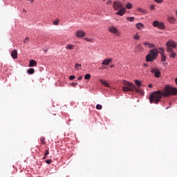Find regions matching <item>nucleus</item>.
Here are the masks:
<instances>
[{
	"instance_id": "30",
	"label": "nucleus",
	"mask_w": 177,
	"mask_h": 177,
	"mask_svg": "<svg viewBox=\"0 0 177 177\" xmlns=\"http://www.w3.org/2000/svg\"><path fill=\"white\" fill-rule=\"evenodd\" d=\"M127 9H132V4L131 3H129L126 5Z\"/></svg>"
},
{
	"instance_id": "51",
	"label": "nucleus",
	"mask_w": 177,
	"mask_h": 177,
	"mask_svg": "<svg viewBox=\"0 0 177 177\" xmlns=\"http://www.w3.org/2000/svg\"><path fill=\"white\" fill-rule=\"evenodd\" d=\"M102 1H106V0H102Z\"/></svg>"
},
{
	"instance_id": "22",
	"label": "nucleus",
	"mask_w": 177,
	"mask_h": 177,
	"mask_svg": "<svg viewBox=\"0 0 177 177\" xmlns=\"http://www.w3.org/2000/svg\"><path fill=\"white\" fill-rule=\"evenodd\" d=\"M133 39H136L137 41H139V39H140V36H139L138 33H136V35H133Z\"/></svg>"
},
{
	"instance_id": "18",
	"label": "nucleus",
	"mask_w": 177,
	"mask_h": 177,
	"mask_svg": "<svg viewBox=\"0 0 177 177\" xmlns=\"http://www.w3.org/2000/svg\"><path fill=\"white\" fill-rule=\"evenodd\" d=\"M144 45L148 46V48H154V44L149 43L148 41L144 42Z\"/></svg>"
},
{
	"instance_id": "15",
	"label": "nucleus",
	"mask_w": 177,
	"mask_h": 177,
	"mask_svg": "<svg viewBox=\"0 0 177 177\" xmlns=\"http://www.w3.org/2000/svg\"><path fill=\"white\" fill-rule=\"evenodd\" d=\"M100 82L101 84H102V85L106 86V88H110V84H109V82H107L103 80H100Z\"/></svg>"
},
{
	"instance_id": "41",
	"label": "nucleus",
	"mask_w": 177,
	"mask_h": 177,
	"mask_svg": "<svg viewBox=\"0 0 177 177\" xmlns=\"http://www.w3.org/2000/svg\"><path fill=\"white\" fill-rule=\"evenodd\" d=\"M150 8L151 10H154V9H156V7L154 6V5H151Z\"/></svg>"
},
{
	"instance_id": "38",
	"label": "nucleus",
	"mask_w": 177,
	"mask_h": 177,
	"mask_svg": "<svg viewBox=\"0 0 177 177\" xmlns=\"http://www.w3.org/2000/svg\"><path fill=\"white\" fill-rule=\"evenodd\" d=\"M155 1V2H156L157 3H162L163 1L162 0H153Z\"/></svg>"
},
{
	"instance_id": "48",
	"label": "nucleus",
	"mask_w": 177,
	"mask_h": 177,
	"mask_svg": "<svg viewBox=\"0 0 177 177\" xmlns=\"http://www.w3.org/2000/svg\"><path fill=\"white\" fill-rule=\"evenodd\" d=\"M23 12H24V13H26V12H27V10H26V9H24V10H23Z\"/></svg>"
},
{
	"instance_id": "21",
	"label": "nucleus",
	"mask_w": 177,
	"mask_h": 177,
	"mask_svg": "<svg viewBox=\"0 0 177 177\" xmlns=\"http://www.w3.org/2000/svg\"><path fill=\"white\" fill-rule=\"evenodd\" d=\"M168 21L169 23H174L175 21V17H170L168 18Z\"/></svg>"
},
{
	"instance_id": "2",
	"label": "nucleus",
	"mask_w": 177,
	"mask_h": 177,
	"mask_svg": "<svg viewBox=\"0 0 177 177\" xmlns=\"http://www.w3.org/2000/svg\"><path fill=\"white\" fill-rule=\"evenodd\" d=\"M123 85H124V86L122 87V91L123 92H136V93H143L142 92V91H140V89L139 88H136V86H135V84L126 81V80H123L122 82Z\"/></svg>"
},
{
	"instance_id": "9",
	"label": "nucleus",
	"mask_w": 177,
	"mask_h": 177,
	"mask_svg": "<svg viewBox=\"0 0 177 177\" xmlns=\"http://www.w3.org/2000/svg\"><path fill=\"white\" fill-rule=\"evenodd\" d=\"M168 53H170L169 55V57H171L172 59H175L176 57V53L174 51V49H168L167 50Z\"/></svg>"
},
{
	"instance_id": "36",
	"label": "nucleus",
	"mask_w": 177,
	"mask_h": 177,
	"mask_svg": "<svg viewBox=\"0 0 177 177\" xmlns=\"http://www.w3.org/2000/svg\"><path fill=\"white\" fill-rule=\"evenodd\" d=\"M158 50H160V53H164V48L160 47V48H158Z\"/></svg>"
},
{
	"instance_id": "16",
	"label": "nucleus",
	"mask_w": 177,
	"mask_h": 177,
	"mask_svg": "<svg viewBox=\"0 0 177 177\" xmlns=\"http://www.w3.org/2000/svg\"><path fill=\"white\" fill-rule=\"evenodd\" d=\"M37 66V62L34 59H31L29 63V67Z\"/></svg>"
},
{
	"instance_id": "37",
	"label": "nucleus",
	"mask_w": 177,
	"mask_h": 177,
	"mask_svg": "<svg viewBox=\"0 0 177 177\" xmlns=\"http://www.w3.org/2000/svg\"><path fill=\"white\" fill-rule=\"evenodd\" d=\"M44 156H49V150L48 149L45 150Z\"/></svg>"
},
{
	"instance_id": "11",
	"label": "nucleus",
	"mask_w": 177,
	"mask_h": 177,
	"mask_svg": "<svg viewBox=\"0 0 177 177\" xmlns=\"http://www.w3.org/2000/svg\"><path fill=\"white\" fill-rule=\"evenodd\" d=\"M111 62H112L111 59H106L103 60V62H102V64L103 66H109L110 63H111Z\"/></svg>"
},
{
	"instance_id": "20",
	"label": "nucleus",
	"mask_w": 177,
	"mask_h": 177,
	"mask_svg": "<svg viewBox=\"0 0 177 177\" xmlns=\"http://www.w3.org/2000/svg\"><path fill=\"white\" fill-rule=\"evenodd\" d=\"M165 27V26L162 23H159V25H158V28H159L160 30H164Z\"/></svg>"
},
{
	"instance_id": "43",
	"label": "nucleus",
	"mask_w": 177,
	"mask_h": 177,
	"mask_svg": "<svg viewBox=\"0 0 177 177\" xmlns=\"http://www.w3.org/2000/svg\"><path fill=\"white\" fill-rule=\"evenodd\" d=\"M111 0H109L106 2V5H110L111 3Z\"/></svg>"
},
{
	"instance_id": "14",
	"label": "nucleus",
	"mask_w": 177,
	"mask_h": 177,
	"mask_svg": "<svg viewBox=\"0 0 177 177\" xmlns=\"http://www.w3.org/2000/svg\"><path fill=\"white\" fill-rule=\"evenodd\" d=\"M161 62H167V55L165 53H160Z\"/></svg>"
},
{
	"instance_id": "6",
	"label": "nucleus",
	"mask_w": 177,
	"mask_h": 177,
	"mask_svg": "<svg viewBox=\"0 0 177 177\" xmlns=\"http://www.w3.org/2000/svg\"><path fill=\"white\" fill-rule=\"evenodd\" d=\"M151 73L154 74L156 78H160V77H161V72H160V70L158 68H152L151 69Z\"/></svg>"
},
{
	"instance_id": "39",
	"label": "nucleus",
	"mask_w": 177,
	"mask_h": 177,
	"mask_svg": "<svg viewBox=\"0 0 177 177\" xmlns=\"http://www.w3.org/2000/svg\"><path fill=\"white\" fill-rule=\"evenodd\" d=\"M46 164H52V160H46Z\"/></svg>"
},
{
	"instance_id": "49",
	"label": "nucleus",
	"mask_w": 177,
	"mask_h": 177,
	"mask_svg": "<svg viewBox=\"0 0 177 177\" xmlns=\"http://www.w3.org/2000/svg\"><path fill=\"white\" fill-rule=\"evenodd\" d=\"M143 66H145V67H147V65L146 64H144Z\"/></svg>"
},
{
	"instance_id": "17",
	"label": "nucleus",
	"mask_w": 177,
	"mask_h": 177,
	"mask_svg": "<svg viewBox=\"0 0 177 177\" xmlns=\"http://www.w3.org/2000/svg\"><path fill=\"white\" fill-rule=\"evenodd\" d=\"M136 27L138 30H142V28H143V27H145V25H143V24H142V23H138V24H136Z\"/></svg>"
},
{
	"instance_id": "42",
	"label": "nucleus",
	"mask_w": 177,
	"mask_h": 177,
	"mask_svg": "<svg viewBox=\"0 0 177 177\" xmlns=\"http://www.w3.org/2000/svg\"><path fill=\"white\" fill-rule=\"evenodd\" d=\"M82 80V76H79L77 78V81H81Z\"/></svg>"
},
{
	"instance_id": "29",
	"label": "nucleus",
	"mask_w": 177,
	"mask_h": 177,
	"mask_svg": "<svg viewBox=\"0 0 177 177\" xmlns=\"http://www.w3.org/2000/svg\"><path fill=\"white\" fill-rule=\"evenodd\" d=\"M85 41H87V42H93V39L86 37L84 38Z\"/></svg>"
},
{
	"instance_id": "32",
	"label": "nucleus",
	"mask_w": 177,
	"mask_h": 177,
	"mask_svg": "<svg viewBox=\"0 0 177 177\" xmlns=\"http://www.w3.org/2000/svg\"><path fill=\"white\" fill-rule=\"evenodd\" d=\"M84 79H85V80H91V74H86V75L84 76Z\"/></svg>"
},
{
	"instance_id": "28",
	"label": "nucleus",
	"mask_w": 177,
	"mask_h": 177,
	"mask_svg": "<svg viewBox=\"0 0 177 177\" xmlns=\"http://www.w3.org/2000/svg\"><path fill=\"white\" fill-rule=\"evenodd\" d=\"M127 20H128V21H135V17H127Z\"/></svg>"
},
{
	"instance_id": "44",
	"label": "nucleus",
	"mask_w": 177,
	"mask_h": 177,
	"mask_svg": "<svg viewBox=\"0 0 177 177\" xmlns=\"http://www.w3.org/2000/svg\"><path fill=\"white\" fill-rule=\"evenodd\" d=\"M77 85H78V84H77V83H72V86H74V87L77 86Z\"/></svg>"
},
{
	"instance_id": "7",
	"label": "nucleus",
	"mask_w": 177,
	"mask_h": 177,
	"mask_svg": "<svg viewBox=\"0 0 177 177\" xmlns=\"http://www.w3.org/2000/svg\"><path fill=\"white\" fill-rule=\"evenodd\" d=\"M109 32H111L112 34H115L117 37H120V31H118V29L115 28V26H111L109 28Z\"/></svg>"
},
{
	"instance_id": "12",
	"label": "nucleus",
	"mask_w": 177,
	"mask_h": 177,
	"mask_svg": "<svg viewBox=\"0 0 177 177\" xmlns=\"http://www.w3.org/2000/svg\"><path fill=\"white\" fill-rule=\"evenodd\" d=\"M143 50H144V48L143 47H142L140 44H138L135 48L136 52H143Z\"/></svg>"
},
{
	"instance_id": "40",
	"label": "nucleus",
	"mask_w": 177,
	"mask_h": 177,
	"mask_svg": "<svg viewBox=\"0 0 177 177\" xmlns=\"http://www.w3.org/2000/svg\"><path fill=\"white\" fill-rule=\"evenodd\" d=\"M75 78V76H74V75H71L70 77H69V80H74Z\"/></svg>"
},
{
	"instance_id": "25",
	"label": "nucleus",
	"mask_w": 177,
	"mask_h": 177,
	"mask_svg": "<svg viewBox=\"0 0 177 177\" xmlns=\"http://www.w3.org/2000/svg\"><path fill=\"white\" fill-rule=\"evenodd\" d=\"M82 67V65H81V64H76L75 66V68L76 70H80V68Z\"/></svg>"
},
{
	"instance_id": "31",
	"label": "nucleus",
	"mask_w": 177,
	"mask_h": 177,
	"mask_svg": "<svg viewBox=\"0 0 177 177\" xmlns=\"http://www.w3.org/2000/svg\"><path fill=\"white\" fill-rule=\"evenodd\" d=\"M96 109L97 110H102V109H103V106L101 104H97Z\"/></svg>"
},
{
	"instance_id": "34",
	"label": "nucleus",
	"mask_w": 177,
	"mask_h": 177,
	"mask_svg": "<svg viewBox=\"0 0 177 177\" xmlns=\"http://www.w3.org/2000/svg\"><path fill=\"white\" fill-rule=\"evenodd\" d=\"M138 12H141V13H146V10H145L142 8H138Z\"/></svg>"
},
{
	"instance_id": "19",
	"label": "nucleus",
	"mask_w": 177,
	"mask_h": 177,
	"mask_svg": "<svg viewBox=\"0 0 177 177\" xmlns=\"http://www.w3.org/2000/svg\"><path fill=\"white\" fill-rule=\"evenodd\" d=\"M66 49H70L71 50H72L73 49H74V45H73V44H68L66 46Z\"/></svg>"
},
{
	"instance_id": "24",
	"label": "nucleus",
	"mask_w": 177,
	"mask_h": 177,
	"mask_svg": "<svg viewBox=\"0 0 177 177\" xmlns=\"http://www.w3.org/2000/svg\"><path fill=\"white\" fill-rule=\"evenodd\" d=\"M160 24V22H158V21H154L153 22V27H158V25Z\"/></svg>"
},
{
	"instance_id": "10",
	"label": "nucleus",
	"mask_w": 177,
	"mask_h": 177,
	"mask_svg": "<svg viewBox=\"0 0 177 177\" xmlns=\"http://www.w3.org/2000/svg\"><path fill=\"white\" fill-rule=\"evenodd\" d=\"M75 35L77 37V38H82L85 37V32L82 30H77L75 33Z\"/></svg>"
},
{
	"instance_id": "23",
	"label": "nucleus",
	"mask_w": 177,
	"mask_h": 177,
	"mask_svg": "<svg viewBox=\"0 0 177 177\" xmlns=\"http://www.w3.org/2000/svg\"><path fill=\"white\" fill-rule=\"evenodd\" d=\"M135 84L137 85L138 88H140L142 86V84H140V81L139 80H135Z\"/></svg>"
},
{
	"instance_id": "46",
	"label": "nucleus",
	"mask_w": 177,
	"mask_h": 177,
	"mask_svg": "<svg viewBox=\"0 0 177 177\" xmlns=\"http://www.w3.org/2000/svg\"><path fill=\"white\" fill-rule=\"evenodd\" d=\"M149 88H153V85L152 84H149Z\"/></svg>"
},
{
	"instance_id": "8",
	"label": "nucleus",
	"mask_w": 177,
	"mask_h": 177,
	"mask_svg": "<svg viewBox=\"0 0 177 177\" xmlns=\"http://www.w3.org/2000/svg\"><path fill=\"white\" fill-rule=\"evenodd\" d=\"M126 12L127 10L125 9V8L123 7L119 9L118 11L115 13V15H117L118 16H124V15H125Z\"/></svg>"
},
{
	"instance_id": "13",
	"label": "nucleus",
	"mask_w": 177,
	"mask_h": 177,
	"mask_svg": "<svg viewBox=\"0 0 177 177\" xmlns=\"http://www.w3.org/2000/svg\"><path fill=\"white\" fill-rule=\"evenodd\" d=\"M11 56L12 59H17V50H13L11 52Z\"/></svg>"
},
{
	"instance_id": "45",
	"label": "nucleus",
	"mask_w": 177,
	"mask_h": 177,
	"mask_svg": "<svg viewBox=\"0 0 177 177\" xmlns=\"http://www.w3.org/2000/svg\"><path fill=\"white\" fill-rule=\"evenodd\" d=\"M46 158H48V156L44 155V156L43 157V160H46Z\"/></svg>"
},
{
	"instance_id": "5",
	"label": "nucleus",
	"mask_w": 177,
	"mask_h": 177,
	"mask_svg": "<svg viewBox=\"0 0 177 177\" xmlns=\"http://www.w3.org/2000/svg\"><path fill=\"white\" fill-rule=\"evenodd\" d=\"M113 8L114 10H120V9L124 8V6L122 5V3H121V1H116L113 2Z\"/></svg>"
},
{
	"instance_id": "27",
	"label": "nucleus",
	"mask_w": 177,
	"mask_h": 177,
	"mask_svg": "<svg viewBox=\"0 0 177 177\" xmlns=\"http://www.w3.org/2000/svg\"><path fill=\"white\" fill-rule=\"evenodd\" d=\"M40 142H41V145H46L45 137H41Z\"/></svg>"
},
{
	"instance_id": "35",
	"label": "nucleus",
	"mask_w": 177,
	"mask_h": 177,
	"mask_svg": "<svg viewBox=\"0 0 177 177\" xmlns=\"http://www.w3.org/2000/svg\"><path fill=\"white\" fill-rule=\"evenodd\" d=\"M28 41H30V39L28 37H26L24 40V44H28Z\"/></svg>"
},
{
	"instance_id": "47",
	"label": "nucleus",
	"mask_w": 177,
	"mask_h": 177,
	"mask_svg": "<svg viewBox=\"0 0 177 177\" xmlns=\"http://www.w3.org/2000/svg\"><path fill=\"white\" fill-rule=\"evenodd\" d=\"M27 1H30L31 3L34 2V0H27Z\"/></svg>"
},
{
	"instance_id": "4",
	"label": "nucleus",
	"mask_w": 177,
	"mask_h": 177,
	"mask_svg": "<svg viewBox=\"0 0 177 177\" xmlns=\"http://www.w3.org/2000/svg\"><path fill=\"white\" fill-rule=\"evenodd\" d=\"M166 50H168V49H175L177 46V44L175 41L170 39L166 43Z\"/></svg>"
},
{
	"instance_id": "50",
	"label": "nucleus",
	"mask_w": 177,
	"mask_h": 177,
	"mask_svg": "<svg viewBox=\"0 0 177 177\" xmlns=\"http://www.w3.org/2000/svg\"><path fill=\"white\" fill-rule=\"evenodd\" d=\"M111 68L114 67V65H111Z\"/></svg>"
},
{
	"instance_id": "26",
	"label": "nucleus",
	"mask_w": 177,
	"mask_h": 177,
	"mask_svg": "<svg viewBox=\"0 0 177 177\" xmlns=\"http://www.w3.org/2000/svg\"><path fill=\"white\" fill-rule=\"evenodd\" d=\"M28 73L29 74H34V73H35V71L34 70V68H29V69L28 70Z\"/></svg>"
},
{
	"instance_id": "1",
	"label": "nucleus",
	"mask_w": 177,
	"mask_h": 177,
	"mask_svg": "<svg viewBox=\"0 0 177 177\" xmlns=\"http://www.w3.org/2000/svg\"><path fill=\"white\" fill-rule=\"evenodd\" d=\"M176 95H177V88L171 86L166 85L163 89V91L158 90L157 91L153 92L149 95V102L151 104L154 103L155 104H158V103L161 102L162 96L165 97H169V96H176Z\"/></svg>"
},
{
	"instance_id": "3",
	"label": "nucleus",
	"mask_w": 177,
	"mask_h": 177,
	"mask_svg": "<svg viewBox=\"0 0 177 177\" xmlns=\"http://www.w3.org/2000/svg\"><path fill=\"white\" fill-rule=\"evenodd\" d=\"M158 53H160V52L157 48L150 50L149 53L146 56V61L153 62V60H156V59H157Z\"/></svg>"
},
{
	"instance_id": "33",
	"label": "nucleus",
	"mask_w": 177,
	"mask_h": 177,
	"mask_svg": "<svg viewBox=\"0 0 177 177\" xmlns=\"http://www.w3.org/2000/svg\"><path fill=\"white\" fill-rule=\"evenodd\" d=\"M59 21H60L59 19L54 21L53 22L54 26H59Z\"/></svg>"
}]
</instances>
